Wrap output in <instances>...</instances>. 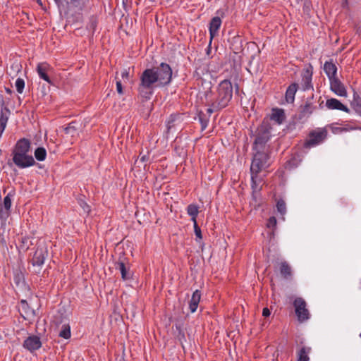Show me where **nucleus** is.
Returning <instances> with one entry per match:
<instances>
[{"label":"nucleus","instance_id":"1","mask_svg":"<svg viewBox=\"0 0 361 361\" xmlns=\"http://www.w3.org/2000/svg\"><path fill=\"white\" fill-rule=\"evenodd\" d=\"M269 140V137L258 136L255 142V149L257 151L254 155L252 161L250 166L252 188L253 189V198L257 199V192L259 191L260 188L259 184L261 183L262 179L258 176V174L265 171L269 166V157L267 154V149L265 143Z\"/></svg>","mask_w":361,"mask_h":361},{"label":"nucleus","instance_id":"2","mask_svg":"<svg viewBox=\"0 0 361 361\" xmlns=\"http://www.w3.org/2000/svg\"><path fill=\"white\" fill-rule=\"evenodd\" d=\"M171 78L172 70L167 63H161L157 67L147 68L140 76L139 91L142 92L145 90H151L154 87L168 85Z\"/></svg>","mask_w":361,"mask_h":361},{"label":"nucleus","instance_id":"3","mask_svg":"<svg viewBox=\"0 0 361 361\" xmlns=\"http://www.w3.org/2000/svg\"><path fill=\"white\" fill-rule=\"evenodd\" d=\"M30 143L26 139L20 140L13 150V161L19 168L24 169L35 164L30 152Z\"/></svg>","mask_w":361,"mask_h":361},{"label":"nucleus","instance_id":"4","mask_svg":"<svg viewBox=\"0 0 361 361\" xmlns=\"http://www.w3.org/2000/svg\"><path fill=\"white\" fill-rule=\"evenodd\" d=\"M233 87L229 80L222 81L218 87V94L216 100L212 102L214 108H224L226 106L232 98Z\"/></svg>","mask_w":361,"mask_h":361},{"label":"nucleus","instance_id":"5","mask_svg":"<svg viewBox=\"0 0 361 361\" xmlns=\"http://www.w3.org/2000/svg\"><path fill=\"white\" fill-rule=\"evenodd\" d=\"M295 314L300 322L309 319V311L306 307V302L302 298H297L293 302Z\"/></svg>","mask_w":361,"mask_h":361},{"label":"nucleus","instance_id":"6","mask_svg":"<svg viewBox=\"0 0 361 361\" xmlns=\"http://www.w3.org/2000/svg\"><path fill=\"white\" fill-rule=\"evenodd\" d=\"M326 137V130L318 129L310 134L308 140L305 142V147H311L322 142Z\"/></svg>","mask_w":361,"mask_h":361},{"label":"nucleus","instance_id":"7","mask_svg":"<svg viewBox=\"0 0 361 361\" xmlns=\"http://www.w3.org/2000/svg\"><path fill=\"white\" fill-rule=\"evenodd\" d=\"M41 345L40 338L37 336H29L23 343V347L30 352L39 349Z\"/></svg>","mask_w":361,"mask_h":361},{"label":"nucleus","instance_id":"8","mask_svg":"<svg viewBox=\"0 0 361 361\" xmlns=\"http://www.w3.org/2000/svg\"><path fill=\"white\" fill-rule=\"evenodd\" d=\"M13 195L11 192L8 193L4 197L3 204H0V217L6 219L9 213L11 207Z\"/></svg>","mask_w":361,"mask_h":361},{"label":"nucleus","instance_id":"9","mask_svg":"<svg viewBox=\"0 0 361 361\" xmlns=\"http://www.w3.org/2000/svg\"><path fill=\"white\" fill-rule=\"evenodd\" d=\"M330 86L331 90L338 96L347 97L345 87L337 78L330 80Z\"/></svg>","mask_w":361,"mask_h":361},{"label":"nucleus","instance_id":"10","mask_svg":"<svg viewBox=\"0 0 361 361\" xmlns=\"http://www.w3.org/2000/svg\"><path fill=\"white\" fill-rule=\"evenodd\" d=\"M326 106L329 109L331 110H340L346 113L350 112L349 109L346 106L334 98L327 99L326 102Z\"/></svg>","mask_w":361,"mask_h":361},{"label":"nucleus","instance_id":"11","mask_svg":"<svg viewBox=\"0 0 361 361\" xmlns=\"http://www.w3.org/2000/svg\"><path fill=\"white\" fill-rule=\"evenodd\" d=\"M19 310L25 319H31L35 317V311L30 308L27 302L24 300L20 301Z\"/></svg>","mask_w":361,"mask_h":361},{"label":"nucleus","instance_id":"12","mask_svg":"<svg viewBox=\"0 0 361 361\" xmlns=\"http://www.w3.org/2000/svg\"><path fill=\"white\" fill-rule=\"evenodd\" d=\"M46 257L47 251L43 248H37L32 258L33 265L41 266L44 264Z\"/></svg>","mask_w":361,"mask_h":361},{"label":"nucleus","instance_id":"13","mask_svg":"<svg viewBox=\"0 0 361 361\" xmlns=\"http://www.w3.org/2000/svg\"><path fill=\"white\" fill-rule=\"evenodd\" d=\"M116 269L119 270L121 277L124 281L131 278L129 266L126 264L123 261H119L116 263Z\"/></svg>","mask_w":361,"mask_h":361},{"label":"nucleus","instance_id":"14","mask_svg":"<svg viewBox=\"0 0 361 361\" xmlns=\"http://www.w3.org/2000/svg\"><path fill=\"white\" fill-rule=\"evenodd\" d=\"M49 68L50 66L47 63H40L37 66V71L39 76L40 77V78L43 79L48 83H51V80L47 74Z\"/></svg>","mask_w":361,"mask_h":361},{"label":"nucleus","instance_id":"15","mask_svg":"<svg viewBox=\"0 0 361 361\" xmlns=\"http://www.w3.org/2000/svg\"><path fill=\"white\" fill-rule=\"evenodd\" d=\"M221 25V20L219 17H214L212 19L209 26V34L211 40L217 35L218 30Z\"/></svg>","mask_w":361,"mask_h":361},{"label":"nucleus","instance_id":"16","mask_svg":"<svg viewBox=\"0 0 361 361\" xmlns=\"http://www.w3.org/2000/svg\"><path fill=\"white\" fill-rule=\"evenodd\" d=\"M324 71L329 78V80L336 78L337 68L334 63L326 61L324 65Z\"/></svg>","mask_w":361,"mask_h":361},{"label":"nucleus","instance_id":"17","mask_svg":"<svg viewBox=\"0 0 361 361\" xmlns=\"http://www.w3.org/2000/svg\"><path fill=\"white\" fill-rule=\"evenodd\" d=\"M201 298V293L200 290H196L192 295V298L189 302V308L192 313L195 312L198 307L199 302Z\"/></svg>","mask_w":361,"mask_h":361},{"label":"nucleus","instance_id":"18","mask_svg":"<svg viewBox=\"0 0 361 361\" xmlns=\"http://www.w3.org/2000/svg\"><path fill=\"white\" fill-rule=\"evenodd\" d=\"M270 118L277 124H281L285 119L283 110L280 109H274L270 116Z\"/></svg>","mask_w":361,"mask_h":361},{"label":"nucleus","instance_id":"19","mask_svg":"<svg viewBox=\"0 0 361 361\" xmlns=\"http://www.w3.org/2000/svg\"><path fill=\"white\" fill-rule=\"evenodd\" d=\"M312 73L309 69H306L302 74V85L305 90L312 87L311 84Z\"/></svg>","mask_w":361,"mask_h":361},{"label":"nucleus","instance_id":"20","mask_svg":"<svg viewBox=\"0 0 361 361\" xmlns=\"http://www.w3.org/2000/svg\"><path fill=\"white\" fill-rule=\"evenodd\" d=\"M297 92V85L292 84L290 85L286 92V99L288 103H293L295 99V95Z\"/></svg>","mask_w":361,"mask_h":361},{"label":"nucleus","instance_id":"21","mask_svg":"<svg viewBox=\"0 0 361 361\" xmlns=\"http://www.w3.org/2000/svg\"><path fill=\"white\" fill-rule=\"evenodd\" d=\"M59 336L64 339H68L71 337V326L68 324H64L61 326Z\"/></svg>","mask_w":361,"mask_h":361},{"label":"nucleus","instance_id":"22","mask_svg":"<svg viewBox=\"0 0 361 361\" xmlns=\"http://www.w3.org/2000/svg\"><path fill=\"white\" fill-rule=\"evenodd\" d=\"M188 214L192 217L191 220L193 224H195L196 217L199 213L198 207L195 204H190L187 208Z\"/></svg>","mask_w":361,"mask_h":361},{"label":"nucleus","instance_id":"23","mask_svg":"<svg viewBox=\"0 0 361 361\" xmlns=\"http://www.w3.org/2000/svg\"><path fill=\"white\" fill-rule=\"evenodd\" d=\"M311 348L309 347H303L298 353V361H309L308 354L310 353Z\"/></svg>","mask_w":361,"mask_h":361},{"label":"nucleus","instance_id":"24","mask_svg":"<svg viewBox=\"0 0 361 361\" xmlns=\"http://www.w3.org/2000/svg\"><path fill=\"white\" fill-rule=\"evenodd\" d=\"M280 272L285 278L291 275V269L287 262H283L280 264Z\"/></svg>","mask_w":361,"mask_h":361},{"label":"nucleus","instance_id":"25","mask_svg":"<svg viewBox=\"0 0 361 361\" xmlns=\"http://www.w3.org/2000/svg\"><path fill=\"white\" fill-rule=\"evenodd\" d=\"M35 157L37 160L42 161L47 157V151L44 147H37L35 151Z\"/></svg>","mask_w":361,"mask_h":361},{"label":"nucleus","instance_id":"26","mask_svg":"<svg viewBox=\"0 0 361 361\" xmlns=\"http://www.w3.org/2000/svg\"><path fill=\"white\" fill-rule=\"evenodd\" d=\"M15 86L18 93L21 94L25 87V82L22 78H18L16 81Z\"/></svg>","mask_w":361,"mask_h":361},{"label":"nucleus","instance_id":"27","mask_svg":"<svg viewBox=\"0 0 361 361\" xmlns=\"http://www.w3.org/2000/svg\"><path fill=\"white\" fill-rule=\"evenodd\" d=\"M277 210L282 215L285 214L286 211V204L283 200H279L276 204Z\"/></svg>","mask_w":361,"mask_h":361},{"label":"nucleus","instance_id":"28","mask_svg":"<svg viewBox=\"0 0 361 361\" xmlns=\"http://www.w3.org/2000/svg\"><path fill=\"white\" fill-rule=\"evenodd\" d=\"M65 132L66 134H70L71 136H74L75 133L76 132V128L75 126V123H70L66 128Z\"/></svg>","mask_w":361,"mask_h":361},{"label":"nucleus","instance_id":"29","mask_svg":"<svg viewBox=\"0 0 361 361\" xmlns=\"http://www.w3.org/2000/svg\"><path fill=\"white\" fill-rule=\"evenodd\" d=\"M194 224V231H195V234L196 235V237L201 240L202 236V233H201V229L198 226L197 224V221L195 222V224Z\"/></svg>","mask_w":361,"mask_h":361},{"label":"nucleus","instance_id":"30","mask_svg":"<svg viewBox=\"0 0 361 361\" xmlns=\"http://www.w3.org/2000/svg\"><path fill=\"white\" fill-rule=\"evenodd\" d=\"M268 228H275L276 226V219L275 217H270L267 224Z\"/></svg>","mask_w":361,"mask_h":361},{"label":"nucleus","instance_id":"31","mask_svg":"<svg viewBox=\"0 0 361 361\" xmlns=\"http://www.w3.org/2000/svg\"><path fill=\"white\" fill-rule=\"evenodd\" d=\"M354 109L361 116V100H357L355 102Z\"/></svg>","mask_w":361,"mask_h":361},{"label":"nucleus","instance_id":"32","mask_svg":"<svg viewBox=\"0 0 361 361\" xmlns=\"http://www.w3.org/2000/svg\"><path fill=\"white\" fill-rule=\"evenodd\" d=\"M121 77L124 81L128 80L130 78V72L128 69H124L121 73Z\"/></svg>","mask_w":361,"mask_h":361},{"label":"nucleus","instance_id":"33","mask_svg":"<svg viewBox=\"0 0 361 361\" xmlns=\"http://www.w3.org/2000/svg\"><path fill=\"white\" fill-rule=\"evenodd\" d=\"M116 90L119 94H123V87H122V85H121V81L119 80H117V81H116Z\"/></svg>","mask_w":361,"mask_h":361},{"label":"nucleus","instance_id":"34","mask_svg":"<svg viewBox=\"0 0 361 361\" xmlns=\"http://www.w3.org/2000/svg\"><path fill=\"white\" fill-rule=\"evenodd\" d=\"M80 206L82 207L83 210L85 212H90V207L85 202H81Z\"/></svg>","mask_w":361,"mask_h":361},{"label":"nucleus","instance_id":"35","mask_svg":"<svg viewBox=\"0 0 361 361\" xmlns=\"http://www.w3.org/2000/svg\"><path fill=\"white\" fill-rule=\"evenodd\" d=\"M262 315L264 317L269 316L270 315V310L267 307L264 308L263 311H262Z\"/></svg>","mask_w":361,"mask_h":361},{"label":"nucleus","instance_id":"36","mask_svg":"<svg viewBox=\"0 0 361 361\" xmlns=\"http://www.w3.org/2000/svg\"><path fill=\"white\" fill-rule=\"evenodd\" d=\"M217 109V108H214V107L212 106V108H208L207 111V112H208L209 114H211L213 112L214 109Z\"/></svg>","mask_w":361,"mask_h":361},{"label":"nucleus","instance_id":"37","mask_svg":"<svg viewBox=\"0 0 361 361\" xmlns=\"http://www.w3.org/2000/svg\"><path fill=\"white\" fill-rule=\"evenodd\" d=\"M201 122H202V127L204 128L207 126V121H203L201 119Z\"/></svg>","mask_w":361,"mask_h":361},{"label":"nucleus","instance_id":"38","mask_svg":"<svg viewBox=\"0 0 361 361\" xmlns=\"http://www.w3.org/2000/svg\"><path fill=\"white\" fill-rule=\"evenodd\" d=\"M6 92L8 94H10L12 93L11 90H10L9 88H6Z\"/></svg>","mask_w":361,"mask_h":361},{"label":"nucleus","instance_id":"39","mask_svg":"<svg viewBox=\"0 0 361 361\" xmlns=\"http://www.w3.org/2000/svg\"><path fill=\"white\" fill-rule=\"evenodd\" d=\"M77 0H66L67 1V4H69V3H73L75 1H76Z\"/></svg>","mask_w":361,"mask_h":361},{"label":"nucleus","instance_id":"40","mask_svg":"<svg viewBox=\"0 0 361 361\" xmlns=\"http://www.w3.org/2000/svg\"><path fill=\"white\" fill-rule=\"evenodd\" d=\"M170 123H171V121H169V122H168V125H167V126H168V130H170V129H171V126Z\"/></svg>","mask_w":361,"mask_h":361},{"label":"nucleus","instance_id":"41","mask_svg":"<svg viewBox=\"0 0 361 361\" xmlns=\"http://www.w3.org/2000/svg\"><path fill=\"white\" fill-rule=\"evenodd\" d=\"M55 1L58 4L61 3V0H55Z\"/></svg>","mask_w":361,"mask_h":361},{"label":"nucleus","instance_id":"42","mask_svg":"<svg viewBox=\"0 0 361 361\" xmlns=\"http://www.w3.org/2000/svg\"><path fill=\"white\" fill-rule=\"evenodd\" d=\"M348 130V128H343V129H342V130H345V131H346V130Z\"/></svg>","mask_w":361,"mask_h":361}]
</instances>
